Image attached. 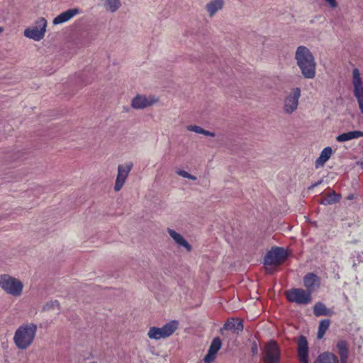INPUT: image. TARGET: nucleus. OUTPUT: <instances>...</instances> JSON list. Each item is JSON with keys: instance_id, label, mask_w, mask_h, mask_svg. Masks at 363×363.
<instances>
[{"instance_id": "f257e3e1", "label": "nucleus", "mask_w": 363, "mask_h": 363, "mask_svg": "<svg viewBox=\"0 0 363 363\" xmlns=\"http://www.w3.org/2000/svg\"><path fill=\"white\" fill-rule=\"evenodd\" d=\"M296 65L305 79H311L315 77L316 62L310 50L305 46H298L295 52Z\"/></svg>"}, {"instance_id": "f03ea898", "label": "nucleus", "mask_w": 363, "mask_h": 363, "mask_svg": "<svg viewBox=\"0 0 363 363\" xmlns=\"http://www.w3.org/2000/svg\"><path fill=\"white\" fill-rule=\"evenodd\" d=\"M37 329L35 323L21 325L14 334L13 341L16 346L20 350H26L30 347L34 341Z\"/></svg>"}, {"instance_id": "7ed1b4c3", "label": "nucleus", "mask_w": 363, "mask_h": 363, "mask_svg": "<svg viewBox=\"0 0 363 363\" xmlns=\"http://www.w3.org/2000/svg\"><path fill=\"white\" fill-rule=\"evenodd\" d=\"M287 258V253L282 247H275L267 252L264 257V264L266 271L272 274L274 269L281 265Z\"/></svg>"}, {"instance_id": "20e7f679", "label": "nucleus", "mask_w": 363, "mask_h": 363, "mask_svg": "<svg viewBox=\"0 0 363 363\" xmlns=\"http://www.w3.org/2000/svg\"><path fill=\"white\" fill-rule=\"evenodd\" d=\"M0 288L6 294L18 297L22 294L23 284L18 279L8 274H3L0 277Z\"/></svg>"}, {"instance_id": "39448f33", "label": "nucleus", "mask_w": 363, "mask_h": 363, "mask_svg": "<svg viewBox=\"0 0 363 363\" xmlns=\"http://www.w3.org/2000/svg\"><path fill=\"white\" fill-rule=\"evenodd\" d=\"M178 325L179 323L177 320H172L162 328L151 327L147 333V336L150 339L156 340L168 337L177 329Z\"/></svg>"}, {"instance_id": "423d86ee", "label": "nucleus", "mask_w": 363, "mask_h": 363, "mask_svg": "<svg viewBox=\"0 0 363 363\" xmlns=\"http://www.w3.org/2000/svg\"><path fill=\"white\" fill-rule=\"evenodd\" d=\"M287 300L298 305H307L312 301L309 292L301 288H294L285 291Z\"/></svg>"}, {"instance_id": "0eeeda50", "label": "nucleus", "mask_w": 363, "mask_h": 363, "mask_svg": "<svg viewBox=\"0 0 363 363\" xmlns=\"http://www.w3.org/2000/svg\"><path fill=\"white\" fill-rule=\"evenodd\" d=\"M47 21L44 18H40L35 22V26L24 30V35L35 41L42 40L45 34Z\"/></svg>"}, {"instance_id": "6e6552de", "label": "nucleus", "mask_w": 363, "mask_h": 363, "mask_svg": "<svg viewBox=\"0 0 363 363\" xmlns=\"http://www.w3.org/2000/svg\"><path fill=\"white\" fill-rule=\"evenodd\" d=\"M301 96V89L294 87L285 97L284 101V111L287 114H291L298 108V101Z\"/></svg>"}, {"instance_id": "1a4fd4ad", "label": "nucleus", "mask_w": 363, "mask_h": 363, "mask_svg": "<svg viewBox=\"0 0 363 363\" xmlns=\"http://www.w3.org/2000/svg\"><path fill=\"white\" fill-rule=\"evenodd\" d=\"M353 94L356 98L360 112L363 114V82L357 68L352 70Z\"/></svg>"}, {"instance_id": "9d476101", "label": "nucleus", "mask_w": 363, "mask_h": 363, "mask_svg": "<svg viewBox=\"0 0 363 363\" xmlns=\"http://www.w3.org/2000/svg\"><path fill=\"white\" fill-rule=\"evenodd\" d=\"M133 164L131 162L119 164L117 168V177L114 184L115 191H119L125 183V181L132 170Z\"/></svg>"}, {"instance_id": "9b49d317", "label": "nucleus", "mask_w": 363, "mask_h": 363, "mask_svg": "<svg viewBox=\"0 0 363 363\" xmlns=\"http://www.w3.org/2000/svg\"><path fill=\"white\" fill-rule=\"evenodd\" d=\"M264 363H279L280 350L275 341H269L264 347Z\"/></svg>"}, {"instance_id": "f8f14e48", "label": "nucleus", "mask_w": 363, "mask_h": 363, "mask_svg": "<svg viewBox=\"0 0 363 363\" xmlns=\"http://www.w3.org/2000/svg\"><path fill=\"white\" fill-rule=\"evenodd\" d=\"M158 98L153 95L138 94L131 101V107L140 110L154 106L158 102Z\"/></svg>"}, {"instance_id": "ddd939ff", "label": "nucleus", "mask_w": 363, "mask_h": 363, "mask_svg": "<svg viewBox=\"0 0 363 363\" xmlns=\"http://www.w3.org/2000/svg\"><path fill=\"white\" fill-rule=\"evenodd\" d=\"M298 355L301 363H308V346L304 336H301L297 342Z\"/></svg>"}, {"instance_id": "4468645a", "label": "nucleus", "mask_w": 363, "mask_h": 363, "mask_svg": "<svg viewBox=\"0 0 363 363\" xmlns=\"http://www.w3.org/2000/svg\"><path fill=\"white\" fill-rule=\"evenodd\" d=\"M221 340L219 337H215L211 343L207 354L203 361L205 363H212L215 359L218 350L221 347Z\"/></svg>"}, {"instance_id": "2eb2a0df", "label": "nucleus", "mask_w": 363, "mask_h": 363, "mask_svg": "<svg viewBox=\"0 0 363 363\" xmlns=\"http://www.w3.org/2000/svg\"><path fill=\"white\" fill-rule=\"evenodd\" d=\"M303 284L306 288V291L311 295L312 292L319 287L320 279L316 274L308 273L303 278Z\"/></svg>"}, {"instance_id": "dca6fc26", "label": "nucleus", "mask_w": 363, "mask_h": 363, "mask_svg": "<svg viewBox=\"0 0 363 363\" xmlns=\"http://www.w3.org/2000/svg\"><path fill=\"white\" fill-rule=\"evenodd\" d=\"M80 13V10L77 8L71 9L61 13L57 16L52 21L54 25L62 24L69 21L76 15Z\"/></svg>"}, {"instance_id": "f3484780", "label": "nucleus", "mask_w": 363, "mask_h": 363, "mask_svg": "<svg viewBox=\"0 0 363 363\" xmlns=\"http://www.w3.org/2000/svg\"><path fill=\"white\" fill-rule=\"evenodd\" d=\"M224 6V0H211L205 6L209 17H213L219 11H221Z\"/></svg>"}, {"instance_id": "a211bd4d", "label": "nucleus", "mask_w": 363, "mask_h": 363, "mask_svg": "<svg viewBox=\"0 0 363 363\" xmlns=\"http://www.w3.org/2000/svg\"><path fill=\"white\" fill-rule=\"evenodd\" d=\"M167 232L169 236L179 246L184 247L189 252L191 250V245L180 233L171 228H168Z\"/></svg>"}, {"instance_id": "6ab92c4d", "label": "nucleus", "mask_w": 363, "mask_h": 363, "mask_svg": "<svg viewBox=\"0 0 363 363\" xmlns=\"http://www.w3.org/2000/svg\"><path fill=\"white\" fill-rule=\"evenodd\" d=\"M100 6L110 13L116 12L121 6V0H99Z\"/></svg>"}, {"instance_id": "aec40b11", "label": "nucleus", "mask_w": 363, "mask_h": 363, "mask_svg": "<svg viewBox=\"0 0 363 363\" xmlns=\"http://www.w3.org/2000/svg\"><path fill=\"white\" fill-rule=\"evenodd\" d=\"M243 330L242 321L240 320L230 319L228 320L221 328V330H230L233 333H238Z\"/></svg>"}, {"instance_id": "412c9836", "label": "nucleus", "mask_w": 363, "mask_h": 363, "mask_svg": "<svg viewBox=\"0 0 363 363\" xmlns=\"http://www.w3.org/2000/svg\"><path fill=\"white\" fill-rule=\"evenodd\" d=\"M332 154L333 150L330 147H325L315 162V168L324 166L325 162L330 158Z\"/></svg>"}, {"instance_id": "4be33fe9", "label": "nucleus", "mask_w": 363, "mask_h": 363, "mask_svg": "<svg viewBox=\"0 0 363 363\" xmlns=\"http://www.w3.org/2000/svg\"><path fill=\"white\" fill-rule=\"evenodd\" d=\"M360 137H363V132L360 130H354L340 134L336 139L338 142L342 143Z\"/></svg>"}, {"instance_id": "5701e85b", "label": "nucleus", "mask_w": 363, "mask_h": 363, "mask_svg": "<svg viewBox=\"0 0 363 363\" xmlns=\"http://www.w3.org/2000/svg\"><path fill=\"white\" fill-rule=\"evenodd\" d=\"M337 357L330 352L320 354L313 363H338Z\"/></svg>"}, {"instance_id": "b1692460", "label": "nucleus", "mask_w": 363, "mask_h": 363, "mask_svg": "<svg viewBox=\"0 0 363 363\" xmlns=\"http://www.w3.org/2000/svg\"><path fill=\"white\" fill-rule=\"evenodd\" d=\"M341 196L340 194H336L335 191H333L332 193H330L325 196L320 201V203L325 206L332 205L339 202Z\"/></svg>"}, {"instance_id": "393cba45", "label": "nucleus", "mask_w": 363, "mask_h": 363, "mask_svg": "<svg viewBox=\"0 0 363 363\" xmlns=\"http://www.w3.org/2000/svg\"><path fill=\"white\" fill-rule=\"evenodd\" d=\"M313 313L315 316L318 317L321 315H330L332 311L328 308L323 303L318 302L314 305Z\"/></svg>"}, {"instance_id": "a878e982", "label": "nucleus", "mask_w": 363, "mask_h": 363, "mask_svg": "<svg viewBox=\"0 0 363 363\" xmlns=\"http://www.w3.org/2000/svg\"><path fill=\"white\" fill-rule=\"evenodd\" d=\"M186 129L189 131L194 132L198 134H202L206 136H209V137H215L216 136V133L214 132L206 130L205 129L202 128L201 126L196 125H188L186 127Z\"/></svg>"}, {"instance_id": "bb28decb", "label": "nucleus", "mask_w": 363, "mask_h": 363, "mask_svg": "<svg viewBox=\"0 0 363 363\" xmlns=\"http://www.w3.org/2000/svg\"><path fill=\"white\" fill-rule=\"evenodd\" d=\"M330 324V321L328 319L323 320L320 322L317 335L318 339H321L323 337L326 330L328 329Z\"/></svg>"}, {"instance_id": "cd10ccee", "label": "nucleus", "mask_w": 363, "mask_h": 363, "mask_svg": "<svg viewBox=\"0 0 363 363\" xmlns=\"http://www.w3.org/2000/svg\"><path fill=\"white\" fill-rule=\"evenodd\" d=\"M59 310L60 309V303L57 300H52L48 302H47L45 305L43 306V311H49L51 310Z\"/></svg>"}, {"instance_id": "c85d7f7f", "label": "nucleus", "mask_w": 363, "mask_h": 363, "mask_svg": "<svg viewBox=\"0 0 363 363\" xmlns=\"http://www.w3.org/2000/svg\"><path fill=\"white\" fill-rule=\"evenodd\" d=\"M338 352L340 356H344V354H348L347 344L345 341H340L337 344Z\"/></svg>"}, {"instance_id": "c756f323", "label": "nucleus", "mask_w": 363, "mask_h": 363, "mask_svg": "<svg viewBox=\"0 0 363 363\" xmlns=\"http://www.w3.org/2000/svg\"><path fill=\"white\" fill-rule=\"evenodd\" d=\"M176 173L184 178H187L193 181H196L197 179L196 177L189 174V172L184 170L179 169L176 172Z\"/></svg>"}, {"instance_id": "7c9ffc66", "label": "nucleus", "mask_w": 363, "mask_h": 363, "mask_svg": "<svg viewBox=\"0 0 363 363\" xmlns=\"http://www.w3.org/2000/svg\"><path fill=\"white\" fill-rule=\"evenodd\" d=\"M331 8H336L337 3L336 0H324Z\"/></svg>"}, {"instance_id": "2f4dec72", "label": "nucleus", "mask_w": 363, "mask_h": 363, "mask_svg": "<svg viewBox=\"0 0 363 363\" xmlns=\"http://www.w3.org/2000/svg\"><path fill=\"white\" fill-rule=\"evenodd\" d=\"M252 353L253 354H256L258 352V347L256 343H253L252 348H251Z\"/></svg>"}, {"instance_id": "473e14b6", "label": "nucleus", "mask_w": 363, "mask_h": 363, "mask_svg": "<svg viewBox=\"0 0 363 363\" xmlns=\"http://www.w3.org/2000/svg\"><path fill=\"white\" fill-rule=\"evenodd\" d=\"M348 354H344V356H340L341 363H347Z\"/></svg>"}, {"instance_id": "72a5a7b5", "label": "nucleus", "mask_w": 363, "mask_h": 363, "mask_svg": "<svg viewBox=\"0 0 363 363\" xmlns=\"http://www.w3.org/2000/svg\"><path fill=\"white\" fill-rule=\"evenodd\" d=\"M322 183V180H319L318 182L313 184L311 186L308 187V189H313V188H315V186H318L319 184H320Z\"/></svg>"}, {"instance_id": "f704fd0d", "label": "nucleus", "mask_w": 363, "mask_h": 363, "mask_svg": "<svg viewBox=\"0 0 363 363\" xmlns=\"http://www.w3.org/2000/svg\"><path fill=\"white\" fill-rule=\"evenodd\" d=\"M4 31V28L3 27H0V34Z\"/></svg>"}, {"instance_id": "c9c22d12", "label": "nucleus", "mask_w": 363, "mask_h": 363, "mask_svg": "<svg viewBox=\"0 0 363 363\" xmlns=\"http://www.w3.org/2000/svg\"><path fill=\"white\" fill-rule=\"evenodd\" d=\"M362 168H363V164H362Z\"/></svg>"}]
</instances>
